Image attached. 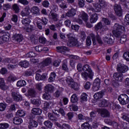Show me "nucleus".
Listing matches in <instances>:
<instances>
[{
    "instance_id": "f257e3e1",
    "label": "nucleus",
    "mask_w": 129,
    "mask_h": 129,
    "mask_svg": "<svg viewBox=\"0 0 129 129\" xmlns=\"http://www.w3.org/2000/svg\"><path fill=\"white\" fill-rule=\"evenodd\" d=\"M67 37L69 39L68 45L70 47H74V46H76L78 44V40L76 38L71 36V33L67 34Z\"/></svg>"
},
{
    "instance_id": "f03ea898",
    "label": "nucleus",
    "mask_w": 129,
    "mask_h": 129,
    "mask_svg": "<svg viewBox=\"0 0 129 129\" xmlns=\"http://www.w3.org/2000/svg\"><path fill=\"white\" fill-rule=\"evenodd\" d=\"M118 100L121 105H125L129 102V97L125 94H121L118 96Z\"/></svg>"
},
{
    "instance_id": "7ed1b4c3",
    "label": "nucleus",
    "mask_w": 129,
    "mask_h": 129,
    "mask_svg": "<svg viewBox=\"0 0 129 129\" xmlns=\"http://www.w3.org/2000/svg\"><path fill=\"white\" fill-rule=\"evenodd\" d=\"M48 22H49V20H48V19L45 17H42V18L40 19L39 21H37V22L38 29L39 30H42V26H46V25H47Z\"/></svg>"
},
{
    "instance_id": "20e7f679",
    "label": "nucleus",
    "mask_w": 129,
    "mask_h": 129,
    "mask_svg": "<svg viewBox=\"0 0 129 129\" xmlns=\"http://www.w3.org/2000/svg\"><path fill=\"white\" fill-rule=\"evenodd\" d=\"M116 70L119 73H125L127 70H128V67L124 64H121V63H119L117 66Z\"/></svg>"
},
{
    "instance_id": "39448f33",
    "label": "nucleus",
    "mask_w": 129,
    "mask_h": 129,
    "mask_svg": "<svg viewBox=\"0 0 129 129\" xmlns=\"http://www.w3.org/2000/svg\"><path fill=\"white\" fill-rule=\"evenodd\" d=\"M82 78L84 80H87L89 79L90 80H92L93 79V76H94V73L93 72H84L81 74Z\"/></svg>"
},
{
    "instance_id": "423d86ee",
    "label": "nucleus",
    "mask_w": 129,
    "mask_h": 129,
    "mask_svg": "<svg viewBox=\"0 0 129 129\" xmlns=\"http://www.w3.org/2000/svg\"><path fill=\"white\" fill-rule=\"evenodd\" d=\"M59 116H60V115L57 112H54V111H52L51 113H48V117L49 120H51V121H57Z\"/></svg>"
},
{
    "instance_id": "0eeeda50",
    "label": "nucleus",
    "mask_w": 129,
    "mask_h": 129,
    "mask_svg": "<svg viewBox=\"0 0 129 129\" xmlns=\"http://www.w3.org/2000/svg\"><path fill=\"white\" fill-rule=\"evenodd\" d=\"M98 113H100V116L102 117H109L110 116V113L107 109L105 108H99L98 110Z\"/></svg>"
},
{
    "instance_id": "6e6552de",
    "label": "nucleus",
    "mask_w": 129,
    "mask_h": 129,
    "mask_svg": "<svg viewBox=\"0 0 129 129\" xmlns=\"http://www.w3.org/2000/svg\"><path fill=\"white\" fill-rule=\"evenodd\" d=\"M100 88V79H99V78H97L94 81L92 90H93V91L95 92L99 90Z\"/></svg>"
},
{
    "instance_id": "1a4fd4ad",
    "label": "nucleus",
    "mask_w": 129,
    "mask_h": 129,
    "mask_svg": "<svg viewBox=\"0 0 129 129\" xmlns=\"http://www.w3.org/2000/svg\"><path fill=\"white\" fill-rule=\"evenodd\" d=\"M0 34H2L1 37H2L4 43H5V42H9V41H10V33L8 32H6V31L5 30H2L0 31Z\"/></svg>"
},
{
    "instance_id": "9d476101",
    "label": "nucleus",
    "mask_w": 129,
    "mask_h": 129,
    "mask_svg": "<svg viewBox=\"0 0 129 129\" xmlns=\"http://www.w3.org/2000/svg\"><path fill=\"white\" fill-rule=\"evenodd\" d=\"M12 39L15 42L21 43V42H23V40H24V36L22 35V34L15 33L13 36Z\"/></svg>"
},
{
    "instance_id": "9b49d317",
    "label": "nucleus",
    "mask_w": 129,
    "mask_h": 129,
    "mask_svg": "<svg viewBox=\"0 0 129 129\" xmlns=\"http://www.w3.org/2000/svg\"><path fill=\"white\" fill-rule=\"evenodd\" d=\"M114 11L118 17H121L122 16V9L121 6L119 5H116L114 7Z\"/></svg>"
},
{
    "instance_id": "f8f14e48",
    "label": "nucleus",
    "mask_w": 129,
    "mask_h": 129,
    "mask_svg": "<svg viewBox=\"0 0 129 129\" xmlns=\"http://www.w3.org/2000/svg\"><path fill=\"white\" fill-rule=\"evenodd\" d=\"M113 77L115 80H117L119 82H122L123 80V75L120 73H114Z\"/></svg>"
},
{
    "instance_id": "ddd939ff",
    "label": "nucleus",
    "mask_w": 129,
    "mask_h": 129,
    "mask_svg": "<svg viewBox=\"0 0 129 129\" xmlns=\"http://www.w3.org/2000/svg\"><path fill=\"white\" fill-rule=\"evenodd\" d=\"M11 95H12L13 99L15 101H17V102H19V101H22V100L23 99V97L22 96V95H19L16 92H13L11 93Z\"/></svg>"
},
{
    "instance_id": "4468645a",
    "label": "nucleus",
    "mask_w": 129,
    "mask_h": 129,
    "mask_svg": "<svg viewBox=\"0 0 129 129\" xmlns=\"http://www.w3.org/2000/svg\"><path fill=\"white\" fill-rule=\"evenodd\" d=\"M37 95V92L34 88H30L27 91V96L31 97V98L36 97Z\"/></svg>"
},
{
    "instance_id": "2eb2a0df",
    "label": "nucleus",
    "mask_w": 129,
    "mask_h": 129,
    "mask_svg": "<svg viewBox=\"0 0 129 129\" xmlns=\"http://www.w3.org/2000/svg\"><path fill=\"white\" fill-rule=\"evenodd\" d=\"M104 94H105V90H102L101 91L98 92L94 95V98L96 99V100H98V99L102 98Z\"/></svg>"
},
{
    "instance_id": "dca6fc26",
    "label": "nucleus",
    "mask_w": 129,
    "mask_h": 129,
    "mask_svg": "<svg viewBox=\"0 0 129 129\" xmlns=\"http://www.w3.org/2000/svg\"><path fill=\"white\" fill-rule=\"evenodd\" d=\"M56 50L59 51V53H61V54L65 55V54H66V52H67V51H69V48L64 46H57L56 47Z\"/></svg>"
},
{
    "instance_id": "f3484780",
    "label": "nucleus",
    "mask_w": 129,
    "mask_h": 129,
    "mask_svg": "<svg viewBox=\"0 0 129 129\" xmlns=\"http://www.w3.org/2000/svg\"><path fill=\"white\" fill-rule=\"evenodd\" d=\"M31 13V9L29 7L25 8L23 11H21V14L22 17H27L29 16Z\"/></svg>"
},
{
    "instance_id": "a211bd4d",
    "label": "nucleus",
    "mask_w": 129,
    "mask_h": 129,
    "mask_svg": "<svg viewBox=\"0 0 129 129\" xmlns=\"http://www.w3.org/2000/svg\"><path fill=\"white\" fill-rule=\"evenodd\" d=\"M125 28L124 26L119 25L118 23H115L113 26V31H124Z\"/></svg>"
},
{
    "instance_id": "6ab92c4d",
    "label": "nucleus",
    "mask_w": 129,
    "mask_h": 129,
    "mask_svg": "<svg viewBox=\"0 0 129 129\" xmlns=\"http://www.w3.org/2000/svg\"><path fill=\"white\" fill-rule=\"evenodd\" d=\"M49 18L52 22H58V14L54 12L51 13L49 14Z\"/></svg>"
},
{
    "instance_id": "aec40b11",
    "label": "nucleus",
    "mask_w": 129,
    "mask_h": 129,
    "mask_svg": "<svg viewBox=\"0 0 129 129\" xmlns=\"http://www.w3.org/2000/svg\"><path fill=\"white\" fill-rule=\"evenodd\" d=\"M51 63H52V59L50 57H47L43 60L40 64H41L43 67H45L46 66H49Z\"/></svg>"
},
{
    "instance_id": "412c9836",
    "label": "nucleus",
    "mask_w": 129,
    "mask_h": 129,
    "mask_svg": "<svg viewBox=\"0 0 129 129\" xmlns=\"http://www.w3.org/2000/svg\"><path fill=\"white\" fill-rule=\"evenodd\" d=\"M44 91L45 92H47L48 93L50 92V93H52V92L54 91V86L51 84H48L45 86Z\"/></svg>"
},
{
    "instance_id": "4be33fe9",
    "label": "nucleus",
    "mask_w": 129,
    "mask_h": 129,
    "mask_svg": "<svg viewBox=\"0 0 129 129\" xmlns=\"http://www.w3.org/2000/svg\"><path fill=\"white\" fill-rule=\"evenodd\" d=\"M31 112L34 115H41L42 114V109L40 108H33Z\"/></svg>"
},
{
    "instance_id": "5701e85b",
    "label": "nucleus",
    "mask_w": 129,
    "mask_h": 129,
    "mask_svg": "<svg viewBox=\"0 0 129 129\" xmlns=\"http://www.w3.org/2000/svg\"><path fill=\"white\" fill-rule=\"evenodd\" d=\"M98 20V15L97 14H93L90 16V22L91 24H94L96 23Z\"/></svg>"
},
{
    "instance_id": "b1692460",
    "label": "nucleus",
    "mask_w": 129,
    "mask_h": 129,
    "mask_svg": "<svg viewBox=\"0 0 129 129\" xmlns=\"http://www.w3.org/2000/svg\"><path fill=\"white\" fill-rule=\"evenodd\" d=\"M103 41L104 43H105L106 44H108V45H113V43H114L113 39H112L111 37H109L107 36L104 37Z\"/></svg>"
},
{
    "instance_id": "393cba45",
    "label": "nucleus",
    "mask_w": 129,
    "mask_h": 129,
    "mask_svg": "<svg viewBox=\"0 0 129 129\" xmlns=\"http://www.w3.org/2000/svg\"><path fill=\"white\" fill-rule=\"evenodd\" d=\"M0 89L4 90V91L8 89L5 82V80L3 78H0Z\"/></svg>"
},
{
    "instance_id": "a878e982",
    "label": "nucleus",
    "mask_w": 129,
    "mask_h": 129,
    "mask_svg": "<svg viewBox=\"0 0 129 129\" xmlns=\"http://www.w3.org/2000/svg\"><path fill=\"white\" fill-rule=\"evenodd\" d=\"M67 15L69 18H72V17H74L75 15H76V10L74 8H72L67 13Z\"/></svg>"
},
{
    "instance_id": "bb28decb",
    "label": "nucleus",
    "mask_w": 129,
    "mask_h": 129,
    "mask_svg": "<svg viewBox=\"0 0 129 129\" xmlns=\"http://www.w3.org/2000/svg\"><path fill=\"white\" fill-rule=\"evenodd\" d=\"M79 18H81L84 22H87L88 21V15L84 11L79 15Z\"/></svg>"
},
{
    "instance_id": "cd10ccee",
    "label": "nucleus",
    "mask_w": 129,
    "mask_h": 129,
    "mask_svg": "<svg viewBox=\"0 0 129 129\" xmlns=\"http://www.w3.org/2000/svg\"><path fill=\"white\" fill-rule=\"evenodd\" d=\"M28 128L33 129L34 127L38 126V122L37 121L33 120L29 122Z\"/></svg>"
},
{
    "instance_id": "c85d7f7f",
    "label": "nucleus",
    "mask_w": 129,
    "mask_h": 129,
    "mask_svg": "<svg viewBox=\"0 0 129 129\" xmlns=\"http://www.w3.org/2000/svg\"><path fill=\"white\" fill-rule=\"evenodd\" d=\"M13 121L14 124H16V125H19V124L23 123V119L19 117H15L13 118Z\"/></svg>"
},
{
    "instance_id": "c756f323",
    "label": "nucleus",
    "mask_w": 129,
    "mask_h": 129,
    "mask_svg": "<svg viewBox=\"0 0 129 129\" xmlns=\"http://www.w3.org/2000/svg\"><path fill=\"white\" fill-rule=\"evenodd\" d=\"M19 66H21V67L28 68L30 65V63H29V61L27 60H21L20 62H19Z\"/></svg>"
},
{
    "instance_id": "7c9ffc66",
    "label": "nucleus",
    "mask_w": 129,
    "mask_h": 129,
    "mask_svg": "<svg viewBox=\"0 0 129 129\" xmlns=\"http://www.w3.org/2000/svg\"><path fill=\"white\" fill-rule=\"evenodd\" d=\"M27 85V82L24 80H20L17 83V86L18 87H24Z\"/></svg>"
},
{
    "instance_id": "2f4dec72",
    "label": "nucleus",
    "mask_w": 129,
    "mask_h": 129,
    "mask_svg": "<svg viewBox=\"0 0 129 129\" xmlns=\"http://www.w3.org/2000/svg\"><path fill=\"white\" fill-rule=\"evenodd\" d=\"M111 84L114 88H117L119 86V81L113 79L111 82Z\"/></svg>"
},
{
    "instance_id": "473e14b6",
    "label": "nucleus",
    "mask_w": 129,
    "mask_h": 129,
    "mask_svg": "<svg viewBox=\"0 0 129 129\" xmlns=\"http://www.w3.org/2000/svg\"><path fill=\"white\" fill-rule=\"evenodd\" d=\"M21 23L25 26H29L30 23H31V20H30L29 18H26L22 19Z\"/></svg>"
},
{
    "instance_id": "72a5a7b5",
    "label": "nucleus",
    "mask_w": 129,
    "mask_h": 129,
    "mask_svg": "<svg viewBox=\"0 0 129 129\" xmlns=\"http://www.w3.org/2000/svg\"><path fill=\"white\" fill-rule=\"evenodd\" d=\"M82 71H84V72L87 71V72H92V70L91 69V68L90 66L88 64H85L83 67V69L82 70Z\"/></svg>"
},
{
    "instance_id": "f704fd0d",
    "label": "nucleus",
    "mask_w": 129,
    "mask_h": 129,
    "mask_svg": "<svg viewBox=\"0 0 129 129\" xmlns=\"http://www.w3.org/2000/svg\"><path fill=\"white\" fill-rule=\"evenodd\" d=\"M109 104V103H108V101L105 99L102 100L100 103V105L101 107H107Z\"/></svg>"
},
{
    "instance_id": "c9c22d12",
    "label": "nucleus",
    "mask_w": 129,
    "mask_h": 129,
    "mask_svg": "<svg viewBox=\"0 0 129 129\" xmlns=\"http://www.w3.org/2000/svg\"><path fill=\"white\" fill-rule=\"evenodd\" d=\"M30 39L31 41V42L33 43V44H37L38 43V38L35 36L34 34H32L30 36Z\"/></svg>"
},
{
    "instance_id": "e433bc0d",
    "label": "nucleus",
    "mask_w": 129,
    "mask_h": 129,
    "mask_svg": "<svg viewBox=\"0 0 129 129\" xmlns=\"http://www.w3.org/2000/svg\"><path fill=\"white\" fill-rule=\"evenodd\" d=\"M69 108L71 111H78V106L75 104H72L69 105Z\"/></svg>"
},
{
    "instance_id": "4c0bfd02",
    "label": "nucleus",
    "mask_w": 129,
    "mask_h": 129,
    "mask_svg": "<svg viewBox=\"0 0 129 129\" xmlns=\"http://www.w3.org/2000/svg\"><path fill=\"white\" fill-rule=\"evenodd\" d=\"M16 115L19 117H24L26 115V112L24 110H18L16 113Z\"/></svg>"
},
{
    "instance_id": "58836bf2",
    "label": "nucleus",
    "mask_w": 129,
    "mask_h": 129,
    "mask_svg": "<svg viewBox=\"0 0 129 129\" xmlns=\"http://www.w3.org/2000/svg\"><path fill=\"white\" fill-rule=\"evenodd\" d=\"M81 127L82 129H92V127H91V125H90L88 122H85L83 123Z\"/></svg>"
},
{
    "instance_id": "ea45409f",
    "label": "nucleus",
    "mask_w": 129,
    "mask_h": 129,
    "mask_svg": "<svg viewBox=\"0 0 129 129\" xmlns=\"http://www.w3.org/2000/svg\"><path fill=\"white\" fill-rule=\"evenodd\" d=\"M78 101V97L76 94H74L72 95L71 97V102L72 103H76Z\"/></svg>"
},
{
    "instance_id": "a19ab883",
    "label": "nucleus",
    "mask_w": 129,
    "mask_h": 129,
    "mask_svg": "<svg viewBox=\"0 0 129 129\" xmlns=\"http://www.w3.org/2000/svg\"><path fill=\"white\" fill-rule=\"evenodd\" d=\"M31 12L32 14H34V15H37V14L40 12V9L37 6H33L31 8Z\"/></svg>"
},
{
    "instance_id": "79ce46f5",
    "label": "nucleus",
    "mask_w": 129,
    "mask_h": 129,
    "mask_svg": "<svg viewBox=\"0 0 129 129\" xmlns=\"http://www.w3.org/2000/svg\"><path fill=\"white\" fill-rule=\"evenodd\" d=\"M12 9L15 12V14H19L20 13V7L17 4H15L12 6Z\"/></svg>"
},
{
    "instance_id": "37998d69",
    "label": "nucleus",
    "mask_w": 129,
    "mask_h": 129,
    "mask_svg": "<svg viewBox=\"0 0 129 129\" xmlns=\"http://www.w3.org/2000/svg\"><path fill=\"white\" fill-rule=\"evenodd\" d=\"M120 108H121V107L119 104H114L112 105V109L113 111H118Z\"/></svg>"
},
{
    "instance_id": "c03bdc74",
    "label": "nucleus",
    "mask_w": 129,
    "mask_h": 129,
    "mask_svg": "<svg viewBox=\"0 0 129 129\" xmlns=\"http://www.w3.org/2000/svg\"><path fill=\"white\" fill-rule=\"evenodd\" d=\"M102 28H103V26L102 25V23L101 22H99L95 25V30L96 31H99V30H101Z\"/></svg>"
},
{
    "instance_id": "a18cd8bd",
    "label": "nucleus",
    "mask_w": 129,
    "mask_h": 129,
    "mask_svg": "<svg viewBox=\"0 0 129 129\" xmlns=\"http://www.w3.org/2000/svg\"><path fill=\"white\" fill-rule=\"evenodd\" d=\"M3 62L4 64H8L10 63H14V60L13 59V58H5L3 59Z\"/></svg>"
},
{
    "instance_id": "49530a36",
    "label": "nucleus",
    "mask_w": 129,
    "mask_h": 129,
    "mask_svg": "<svg viewBox=\"0 0 129 129\" xmlns=\"http://www.w3.org/2000/svg\"><path fill=\"white\" fill-rule=\"evenodd\" d=\"M44 124L47 128H52V126H53V123L49 120L44 121Z\"/></svg>"
},
{
    "instance_id": "de8ad7c7",
    "label": "nucleus",
    "mask_w": 129,
    "mask_h": 129,
    "mask_svg": "<svg viewBox=\"0 0 129 129\" xmlns=\"http://www.w3.org/2000/svg\"><path fill=\"white\" fill-rule=\"evenodd\" d=\"M56 78V73L54 72L51 73L50 74V77L48 79V81L49 82H53Z\"/></svg>"
},
{
    "instance_id": "09e8293b",
    "label": "nucleus",
    "mask_w": 129,
    "mask_h": 129,
    "mask_svg": "<svg viewBox=\"0 0 129 129\" xmlns=\"http://www.w3.org/2000/svg\"><path fill=\"white\" fill-rule=\"evenodd\" d=\"M112 33L116 38H119L121 35V31L112 30Z\"/></svg>"
},
{
    "instance_id": "8fccbe9b",
    "label": "nucleus",
    "mask_w": 129,
    "mask_h": 129,
    "mask_svg": "<svg viewBox=\"0 0 129 129\" xmlns=\"http://www.w3.org/2000/svg\"><path fill=\"white\" fill-rule=\"evenodd\" d=\"M42 98L46 100H49L51 98V95L49 93L45 92L42 95Z\"/></svg>"
},
{
    "instance_id": "3c124183",
    "label": "nucleus",
    "mask_w": 129,
    "mask_h": 129,
    "mask_svg": "<svg viewBox=\"0 0 129 129\" xmlns=\"http://www.w3.org/2000/svg\"><path fill=\"white\" fill-rule=\"evenodd\" d=\"M37 56V54L33 51H30L26 54V57L28 58H35Z\"/></svg>"
},
{
    "instance_id": "603ef678",
    "label": "nucleus",
    "mask_w": 129,
    "mask_h": 129,
    "mask_svg": "<svg viewBox=\"0 0 129 129\" xmlns=\"http://www.w3.org/2000/svg\"><path fill=\"white\" fill-rule=\"evenodd\" d=\"M70 86H71L72 88H73L74 90H79V85L77 83L74 82Z\"/></svg>"
},
{
    "instance_id": "864d4df0",
    "label": "nucleus",
    "mask_w": 129,
    "mask_h": 129,
    "mask_svg": "<svg viewBox=\"0 0 129 129\" xmlns=\"http://www.w3.org/2000/svg\"><path fill=\"white\" fill-rule=\"evenodd\" d=\"M103 8V6H102L101 5L97 4L96 5L95 11L96 12V13H100V12H101V10H102V8Z\"/></svg>"
},
{
    "instance_id": "5fc2aeb1",
    "label": "nucleus",
    "mask_w": 129,
    "mask_h": 129,
    "mask_svg": "<svg viewBox=\"0 0 129 129\" xmlns=\"http://www.w3.org/2000/svg\"><path fill=\"white\" fill-rule=\"evenodd\" d=\"M88 95H87V94L86 93H83L81 96V99L83 101H87L88 100V99L87 98Z\"/></svg>"
},
{
    "instance_id": "6e6d98bb",
    "label": "nucleus",
    "mask_w": 129,
    "mask_h": 129,
    "mask_svg": "<svg viewBox=\"0 0 129 129\" xmlns=\"http://www.w3.org/2000/svg\"><path fill=\"white\" fill-rule=\"evenodd\" d=\"M122 57L124 60H126L127 62H129V52L126 51L124 52Z\"/></svg>"
},
{
    "instance_id": "4d7b16f0",
    "label": "nucleus",
    "mask_w": 129,
    "mask_h": 129,
    "mask_svg": "<svg viewBox=\"0 0 129 129\" xmlns=\"http://www.w3.org/2000/svg\"><path fill=\"white\" fill-rule=\"evenodd\" d=\"M66 81H67V83H68V84H69V86H70L74 82V80H73V79H72V78H71L70 77H68L66 79Z\"/></svg>"
},
{
    "instance_id": "13d9d810",
    "label": "nucleus",
    "mask_w": 129,
    "mask_h": 129,
    "mask_svg": "<svg viewBox=\"0 0 129 129\" xmlns=\"http://www.w3.org/2000/svg\"><path fill=\"white\" fill-rule=\"evenodd\" d=\"M72 30H73L74 31H75V32H77L78 30H79V28H80V26L79 25L77 24H72L71 25Z\"/></svg>"
},
{
    "instance_id": "bf43d9fd",
    "label": "nucleus",
    "mask_w": 129,
    "mask_h": 129,
    "mask_svg": "<svg viewBox=\"0 0 129 129\" xmlns=\"http://www.w3.org/2000/svg\"><path fill=\"white\" fill-rule=\"evenodd\" d=\"M50 108V102H45L44 103L43 109L45 111H47Z\"/></svg>"
},
{
    "instance_id": "052dcab7",
    "label": "nucleus",
    "mask_w": 129,
    "mask_h": 129,
    "mask_svg": "<svg viewBox=\"0 0 129 129\" xmlns=\"http://www.w3.org/2000/svg\"><path fill=\"white\" fill-rule=\"evenodd\" d=\"M102 22L104 23V25H106V26H109L110 25V21L108 18L103 17L102 18Z\"/></svg>"
},
{
    "instance_id": "680f3d73",
    "label": "nucleus",
    "mask_w": 129,
    "mask_h": 129,
    "mask_svg": "<svg viewBox=\"0 0 129 129\" xmlns=\"http://www.w3.org/2000/svg\"><path fill=\"white\" fill-rule=\"evenodd\" d=\"M40 100L38 99H33L31 100V103L34 105H40Z\"/></svg>"
},
{
    "instance_id": "e2e57ef3",
    "label": "nucleus",
    "mask_w": 129,
    "mask_h": 129,
    "mask_svg": "<svg viewBox=\"0 0 129 129\" xmlns=\"http://www.w3.org/2000/svg\"><path fill=\"white\" fill-rule=\"evenodd\" d=\"M44 46L42 45H37L35 47V50L36 52H42Z\"/></svg>"
},
{
    "instance_id": "0e129e2a",
    "label": "nucleus",
    "mask_w": 129,
    "mask_h": 129,
    "mask_svg": "<svg viewBox=\"0 0 129 129\" xmlns=\"http://www.w3.org/2000/svg\"><path fill=\"white\" fill-rule=\"evenodd\" d=\"M7 108V104L4 103H0V111H5Z\"/></svg>"
},
{
    "instance_id": "69168bd1",
    "label": "nucleus",
    "mask_w": 129,
    "mask_h": 129,
    "mask_svg": "<svg viewBox=\"0 0 129 129\" xmlns=\"http://www.w3.org/2000/svg\"><path fill=\"white\" fill-rule=\"evenodd\" d=\"M35 88L36 90H38V91H42V89H43V86H42L41 83L37 84L35 85Z\"/></svg>"
},
{
    "instance_id": "338daca9",
    "label": "nucleus",
    "mask_w": 129,
    "mask_h": 129,
    "mask_svg": "<svg viewBox=\"0 0 129 129\" xmlns=\"http://www.w3.org/2000/svg\"><path fill=\"white\" fill-rule=\"evenodd\" d=\"M9 124L7 123H0V129H6L9 127Z\"/></svg>"
},
{
    "instance_id": "774afa93",
    "label": "nucleus",
    "mask_w": 129,
    "mask_h": 129,
    "mask_svg": "<svg viewBox=\"0 0 129 129\" xmlns=\"http://www.w3.org/2000/svg\"><path fill=\"white\" fill-rule=\"evenodd\" d=\"M124 22L127 26L129 25V14H126L125 16Z\"/></svg>"
}]
</instances>
